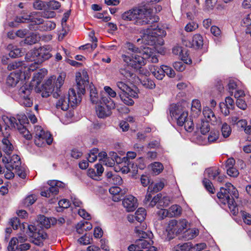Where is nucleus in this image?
I'll return each mask as SVG.
<instances>
[{"instance_id":"f257e3e1","label":"nucleus","mask_w":251,"mask_h":251,"mask_svg":"<svg viewBox=\"0 0 251 251\" xmlns=\"http://www.w3.org/2000/svg\"><path fill=\"white\" fill-rule=\"evenodd\" d=\"M76 81L78 90L77 94L74 89H70L67 97L72 107L76 106L81 101V95L85 93V88L89 83L87 72L83 70L77 72L76 74Z\"/></svg>"},{"instance_id":"f03ea898","label":"nucleus","mask_w":251,"mask_h":251,"mask_svg":"<svg viewBox=\"0 0 251 251\" xmlns=\"http://www.w3.org/2000/svg\"><path fill=\"white\" fill-rule=\"evenodd\" d=\"M51 51L52 48L49 46H43L30 50L26 53L25 58L27 62L33 63L30 64L28 69L31 70L33 72L37 69L39 64L52 56L50 53Z\"/></svg>"},{"instance_id":"7ed1b4c3","label":"nucleus","mask_w":251,"mask_h":251,"mask_svg":"<svg viewBox=\"0 0 251 251\" xmlns=\"http://www.w3.org/2000/svg\"><path fill=\"white\" fill-rule=\"evenodd\" d=\"M217 196L221 202L224 204H227L233 215H236L238 213V208L234 199L238 198V192L233 185L226 183L225 188H221L220 191L217 193Z\"/></svg>"},{"instance_id":"20e7f679","label":"nucleus","mask_w":251,"mask_h":251,"mask_svg":"<svg viewBox=\"0 0 251 251\" xmlns=\"http://www.w3.org/2000/svg\"><path fill=\"white\" fill-rule=\"evenodd\" d=\"M66 77V74L61 73L58 76L55 82V77L51 76L49 78L43 85V88L41 91L42 97L47 98L52 93L54 98H57L60 96V88L64 84Z\"/></svg>"},{"instance_id":"39448f33","label":"nucleus","mask_w":251,"mask_h":251,"mask_svg":"<svg viewBox=\"0 0 251 251\" xmlns=\"http://www.w3.org/2000/svg\"><path fill=\"white\" fill-rule=\"evenodd\" d=\"M142 35L141 38L137 40V42L153 46L156 44H162L163 39L162 37L164 35L165 31L164 30L158 28V26L153 28H148L142 30Z\"/></svg>"},{"instance_id":"423d86ee","label":"nucleus","mask_w":251,"mask_h":251,"mask_svg":"<svg viewBox=\"0 0 251 251\" xmlns=\"http://www.w3.org/2000/svg\"><path fill=\"white\" fill-rule=\"evenodd\" d=\"M170 116L176 120L178 126H182L189 118L188 112L184 105L178 103H173L169 107Z\"/></svg>"},{"instance_id":"0eeeda50","label":"nucleus","mask_w":251,"mask_h":251,"mask_svg":"<svg viewBox=\"0 0 251 251\" xmlns=\"http://www.w3.org/2000/svg\"><path fill=\"white\" fill-rule=\"evenodd\" d=\"M33 133L35 134L34 143L39 147H44L46 144L50 145L52 142L51 134L44 131L40 126H34Z\"/></svg>"},{"instance_id":"6e6552de","label":"nucleus","mask_w":251,"mask_h":251,"mask_svg":"<svg viewBox=\"0 0 251 251\" xmlns=\"http://www.w3.org/2000/svg\"><path fill=\"white\" fill-rule=\"evenodd\" d=\"M10 126L17 129L20 133L23 135V136L26 140H29L32 139V134L30 133V132L27 129L26 126L23 125L25 122L27 121V117L25 115H23L22 117V119H18V122L17 120L12 117L9 119Z\"/></svg>"},{"instance_id":"1a4fd4ad","label":"nucleus","mask_w":251,"mask_h":251,"mask_svg":"<svg viewBox=\"0 0 251 251\" xmlns=\"http://www.w3.org/2000/svg\"><path fill=\"white\" fill-rule=\"evenodd\" d=\"M137 14L136 25H144L154 22L155 18L152 17L151 10L146 7L137 8L135 11Z\"/></svg>"},{"instance_id":"9d476101","label":"nucleus","mask_w":251,"mask_h":251,"mask_svg":"<svg viewBox=\"0 0 251 251\" xmlns=\"http://www.w3.org/2000/svg\"><path fill=\"white\" fill-rule=\"evenodd\" d=\"M102 104H100L97 108L96 112L98 116L103 118L111 114V110L115 108V104L114 101L109 97H102Z\"/></svg>"},{"instance_id":"9b49d317","label":"nucleus","mask_w":251,"mask_h":251,"mask_svg":"<svg viewBox=\"0 0 251 251\" xmlns=\"http://www.w3.org/2000/svg\"><path fill=\"white\" fill-rule=\"evenodd\" d=\"M32 88L29 85L25 84L22 86L19 90V101L21 105L25 107H30L32 104L31 93Z\"/></svg>"},{"instance_id":"f8f14e48","label":"nucleus","mask_w":251,"mask_h":251,"mask_svg":"<svg viewBox=\"0 0 251 251\" xmlns=\"http://www.w3.org/2000/svg\"><path fill=\"white\" fill-rule=\"evenodd\" d=\"M141 54L139 55L137 53H133L130 56L125 54L122 55V58L128 66L136 69L146 64L145 56L144 55L141 56Z\"/></svg>"},{"instance_id":"ddd939ff","label":"nucleus","mask_w":251,"mask_h":251,"mask_svg":"<svg viewBox=\"0 0 251 251\" xmlns=\"http://www.w3.org/2000/svg\"><path fill=\"white\" fill-rule=\"evenodd\" d=\"M135 231L140 238L135 243L138 249H148L151 247L153 244V241L151 240L150 235L138 227H136Z\"/></svg>"},{"instance_id":"4468645a","label":"nucleus","mask_w":251,"mask_h":251,"mask_svg":"<svg viewBox=\"0 0 251 251\" xmlns=\"http://www.w3.org/2000/svg\"><path fill=\"white\" fill-rule=\"evenodd\" d=\"M189 226V223L185 219L179 221L172 220L169 221L167 230L174 234H179Z\"/></svg>"},{"instance_id":"2eb2a0df","label":"nucleus","mask_w":251,"mask_h":251,"mask_svg":"<svg viewBox=\"0 0 251 251\" xmlns=\"http://www.w3.org/2000/svg\"><path fill=\"white\" fill-rule=\"evenodd\" d=\"M116 86L120 90L118 92L119 97L123 102L127 105H132L134 104V101L132 99L126 97V92L129 90V86L125 83L119 81L116 83Z\"/></svg>"},{"instance_id":"dca6fc26","label":"nucleus","mask_w":251,"mask_h":251,"mask_svg":"<svg viewBox=\"0 0 251 251\" xmlns=\"http://www.w3.org/2000/svg\"><path fill=\"white\" fill-rule=\"evenodd\" d=\"M30 65H25L23 62H13L8 64L7 66L8 70L11 71L12 70L19 69L20 74H23L25 78L28 76V75L32 72L31 70L28 69V67Z\"/></svg>"},{"instance_id":"f3484780","label":"nucleus","mask_w":251,"mask_h":251,"mask_svg":"<svg viewBox=\"0 0 251 251\" xmlns=\"http://www.w3.org/2000/svg\"><path fill=\"white\" fill-rule=\"evenodd\" d=\"M122 203L124 207L128 212L133 211L138 206L137 199L132 195L125 198Z\"/></svg>"},{"instance_id":"a211bd4d","label":"nucleus","mask_w":251,"mask_h":251,"mask_svg":"<svg viewBox=\"0 0 251 251\" xmlns=\"http://www.w3.org/2000/svg\"><path fill=\"white\" fill-rule=\"evenodd\" d=\"M203 115L206 121L210 122L212 125H215L222 123L221 119L216 117L213 111L208 107L203 108Z\"/></svg>"},{"instance_id":"6ab92c4d","label":"nucleus","mask_w":251,"mask_h":251,"mask_svg":"<svg viewBox=\"0 0 251 251\" xmlns=\"http://www.w3.org/2000/svg\"><path fill=\"white\" fill-rule=\"evenodd\" d=\"M102 97H104L102 93L100 95L96 88L93 85H90V98L92 103L97 104L100 102L102 104Z\"/></svg>"},{"instance_id":"aec40b11","label":"nucleus","mask_w":251,"mask_h":251,"mask_svg":"<svg viewBox=\"0 0 251 251\" xmlns=\"http://www.w3.org/2000/svg\"><path fill=\"white\" fill-rule=\"evenodd\" d=\"M48 184L50 185L48 189L51 195H56L59 192V189L63 188L65 186L64 183L61 181L55 180H49Z\"/></svg>"},{"instance_id":"412c9836","label":"nucleus","mask_w":251,"mask_h":251,"mask_svg":"<svg viewBox=\"0 0 251 251\" xmlns=\"http://www.w3.org/2000/svg\"><path fill=\"white\" fill-rule=\"evenodd\" d=\"M146 216V211L145 208L141 207L139 208L135 213L134 215L128 216V220L130 221L133 220V218L138 222L141 223L145 218Z\"/></svg>"},{"instance_id":"4be33fe9","label":"nucleus","mask_w":251,"mask_h":251,"mask_svg":"<svg viewBox=\"0 0 251 251\" xmlns=\"http://www.w3.org/2000/svg\"><path fill=\"white\" fill-rule=\"evenodd\" d=\"M40 224L46 228L50 227V225L57 224V219L55 218H48L44 215H40L38 218Z\"/></svg>"},{"instance_id":"5701e85b","label":"nucleus","mask_w":251,"mask_h":251,"mask_svg":"<svg viewBox=\"0 0 251 251\" xmlns=\"http://www.w3.org/2000/svg\"><path fill=\"white\" fill-rule=\"evenodd\" d=\"M70 105V103L67 97L65 96H61L58 100L56 103V107L58 109H61L63 111H66L68 109Z\"/></svg>"},{"instance_id":"b1692460","label":"nucleus","mask_w":251,"mask_h":251,"mask_svg":"<svg viewBox=\"0 0 251 251\" xmlns=\"http://www.w3.org/2000/svg\"><path fill=\"white\" fill-rule=\"evenodd\" d=\"M137 8H133L125 12L122 15L123 20L126 21H134L135 24L136 23L137 14L135 11Z\"/></svg>"},{"instance_id":"393cba45","label":"nucleus","mask_w":251,"mask_h":251,"mask_svg":"<svg viewBox=\"0 0 251 251\" xmlns=\"http://www.w3.org/2000/svg\"><path fill=\"white\" fill-rule=\"evenodd\" d=\"M21 166V161L20 157L16 154H14L9 160V164L7 165L8 170H13L18 169Z\"/></svg>"},{"instance_id":"a878e982","label":"nucleus","mask_w":251,"mask_h":251,"mask_svg":"<svg viewBox=\"0 0 251 251\" xmlns=\"http://www.w3.org/2000/svg\"><path fill=\"white\" fill-rule=\"evenodd\" d=\"M149 69L152 74L157 79L161 80L165 76L164 70H163V68L159 67L154 65H151Z\"/></svg>"},{"instance_id":"bb28decb","label":"nucleus","mask_w":251,"mask_h":251,"mask_svg":"<svg viewBox=\"0 0 251 251\" xmlns=\"http://www.w3.org/2000/svg\"><path fill=\"white\" fill-rule=\"evenodd\" d=\"M142 55L145 56V59H149L152 63H156L158 61V58L153 54L152 50L150 48H144L142 50Z\"/></svg>"},{"instance_id":"cd10ccee","label":"nucleus","mask_w":251,"mask_h":251,"mask_svg":"<svg viewBox=\"0 0 251 251\" xmlns=\"http://www.w3.org/2000/svg\"><path fill=\"white\" fill-rule=\"evenodd\" d=\"M109 191L111 195H113L112 199L114 201L121 200L122 196L125 194V192H122L121 188L118 186L111 187Z\"/></svg>"},{"instance_id":"c85d7f7f","label":"nucleus","mask_w":251,"mask_h":251,"mask_svg":"<svg viewBox=\"0 0 251 251\" xmlns=\"http://www.w3.org/2000/svg\"><path fill=\"white\" fill-rule=\"evenodd\" d=\"M201 104L198 100H194L192 102L191 112L194 117L198 116L201 112Z\"/></svg>"},{"instance_id":"c756f323","label":"nucleus","mask_w":251,"mask_h":251,"mask_svg":"<svg viewBox=\"0 0 251 251\" xmlns=\"http://www.w3.org/2000/svg\"><path fill=\"white\" fill-rule=\"evenodd\" d=\"M20 80V75L19 73L17 74L11 73L7 77L6 80V83L8 85L13 87L16 85V84L19 82Z\"/></svg>"},{"instance_id":"7c9ffc66","label":"nucleus","mask_w":251,"mask_h":251,"mask_svg":"<svg viewBox=\"0 0 251 251\" xmlns=\"http://www.w3.org/2000/svg\"><path fill=\"white\" fill-rule=\"evenodd\" d=\"M199 233V231L197 228L189 229L184 233L183 237L187 240H192L197 237Z\"/></svg>"},{"instance_id":"2f4dec72","label":"nucleus","mask_w":251,"mask_h":251,"mask_svg":"<svg viewBox=\"0 0 251 251\" xmlns=\"http://www.w3.org/2000/svg\"><path fill=\"white\" fill-rule=\"evenodd\" d=\"M204 174L205 175H207L209 178L215 180L217 176L220 174V172L219 170L216 168H210L205 170Z\"/></svg>"},{"instance_id":"473e14b6","label":"nucleus","mask_w":251,"mask_h":251,"mask_svg":"<svg viewBox=\"0 0 251 251\" xmlns=\"http://www.w3.org/2000/svg\"><path fill=\"white\" fill-rule=\"evenodd\" d=\"M169 217H173L179 216L181 214L182 209L178 205H173L168 209Z\"/></svg>"},{"instance_id":"72a5a7b5","label":"nucleus","mask_w":251,"mask_h":251,"mask_svg":"<svg viewBox=\"0 0 251 251\" xmlns=\"http://www.w3.org/2000/svg\"><path fill=\"white\" fill-rule=\"evenodd\" d=\"M56 24L52 22L47 21L43 22L39 26V29L41 31H50L55 28Z\"/></svg>"},{"instance_id":"f704fd0d","label":"nucleus","mask_w":251,"mask_h":251,"mask_svg":"<svg viewBox=\"0 0 251 251\" xmlns=\"http://www.w3.org/2000/svg\"><path fill=\"white\" fill-rule=\"evenodd\" d=\"M193 248V245L190 242L179 244L174 248V251H189Z\"/></svg>"},{"instance_id":"c9c22d12","label":"nucleus","mask_w":251,"mask_h":251,"mask_svg":"<svg viewBox=\"0 0 251 251\" xmlns=\"http://www.w3.org/2000/svg\"><path fill=\"white\" fill-rule=\"evenodd\" d=\"M120 73L125 79L129 81L132 80L135 76V75L127 68L120 69Z\"/></svg>"},{"instance_id":"e433bc0d","label":"nucleus","mask_w":251,"mask_h":251,"mask_svg":"<svg viewBox=\"0 0 251 251\" xmlns=\"http://www.w3.org/2000/svg\"><path fill=\"white\" fill-rule=\"evenodd\" d=\"M203 45V38L200 34H195L193 37L192 46L194 48H199Z\"/></svg>"},{"instance_id":"4c0bfd02","label":"nucleus","mask_w":251,"mask_h":251,"mask_svg":"<svg viewBox=\"0 0 251 251\" xmlns=\"http://www.w3.org/2000/svg\"><path fill=\"white\" fill-rule=\"evenodd\" d=\"M2 143L3 144V150L4 152L7 155H9L11 153L13 150V146L10 142V141L5 138H4L2 140Z\"/></svg>"},{"instance_id":"58836bf2","label":"nucleus","mask_w":251,"mask_h":251,"mask_svg":"<svg viewBox=\"0 0 251 251\" xmlns=\"http://www.w3.org/2000/svg\"><path fill=\"white\" fill-rule=\"evenodd\" d=\"M164 186V182L163 181L158 182L154 184L151 183L150 184L149 186V190H150L151 192H153V193L157 192L161 190Z\"/></svg>"},{"instance_id":"ea45409f","label":"nucleus","mask_w":251,"mask_h":251,"mask_svg":"<svg viewBox=\"0 0 251 251\" xmlns=\"http://www.w3.org/2000/svg\"><path fill=\"white\" fill-rule=\"evenodd\" d=\"M31 237H32L35 240L40 242L46 239L48 236L47 233L43 230H39L36 232H34V233H33V234L31 235Z\"/></svg>"},{"instance_id":"a19ab883","label":"nucleus","mask_w":251,"mask_h":251,"mask_svg":"<svg viewBox=\"0 0 251 251\" xmlns=\"http://www.w3.org/2000/svg\"><path fill=\"white\" fill-rule=\"evenodd\" d=\"M141 82L143 86L146 88L151 89L155 87V84L154 81L147 76H144V78L141 80Z\"/></svg>"},{"instance_id":"79ce46f5","label":"nucleus","mask_w":251,"mask_h":251,"mask_svg":"<svg viewBox=\"0 0 251 251\" xmlns=\"http://www.w3.org/2000/svg\"><path fill=\"white\" fill-rule=\"evenodd\" d=\"M198 128L200 129L201 132L202 134H206L210 131L209 122L208 121L201 120V124L198 126Z\"/></svg>"},{"instance_id":"37998d69","label":"nucleus","mask_w":251,"mask_h":251,"mask_svg":"<svg viewBox=\"0 0 251 251\" xmlns=\"http://www.w3.org/2000/svg\"><path fill=\"white\" fill-rule=\"evenodd\" d=\"M151 167L153 173L155 175L159 174L164 169L163 165L158 162H155L151 164Z\"/></svg>"},{"instance_id":"c03bdc74","label":"nucleus","mask_w":251,"mask_h":251,"mask_svg":"<svg viewBox=\"0 0 251 251\" xmlns=\"http://www.w3.org/2000/svg\"><path fill=\"white\" fill-rule=\"evenodd\" d=\"M98 40L96 37H92V42L93 44H87L81 46L79 47L80 49L82 50H90V51L93 50L97 47V42Z\"/></svg>"},{"instance_id":"a18cd8bd","label":"nucleus","mask_w":251,"mask_h":251,"mask_svg":"<svg viewBox=\"0 0 251 251\" xmlns=\"http://www.w3.org/2000/svg\"><path fill=\"white\" fill-rule=\"evenodd\" d=\"M221 132L224 138H227L231 133V128L226 123H224L221 127Z\"/></svg>"},{"instance_id":"49530a36","label":"nucleus","mask_w":251,"mask_h":251,"mask_svg":"<svg viewBox=\"0 0 251 251\" xmlns=\"http://www.w3.org/2000/svg\"><path fill=\"white\" fill-rule=\"evenodd\" d=\"M202 183L207 191L211 194H214L215 193V188L209 179L205 178H204Z\"/></svg>"},{"instance_id":"de8ad7c7","label":"nucleus","mask_w":251,"mask_h":251,"mask_svg":"<svg viewBox=\"0 0 251 251\" xmlns=\"http://www.w3.org/2000/svg\"><path fill=\"white\" fill-rule=\"evenodd\" d=\"M37 200V197L34 195H29L26 197L23 201V204L25 206L28 207L33 204Z\"/></svg>"},{"instance_id":"09e8293b","label":"nucleus","mask_w":251,"mask_h":251,"mask_svg":"<svg viewBox=\"0 0 251 251\" xmlns=\"http://www.w3.org/2000/svg\"><path fill=\"white\" fill-rule=\"evenodd\" d=\"M126 48L129 51L132 52L133 53H139L142 54V51H141L140 50L135 46L132 43L127 42L125 45Z\"/></svg>"},{"instance_id":"8fccbe9b","label":"nucleus","mask_w":251,"mask_h":251,"mask_svg":"<svg viewBox=\"0 0 251 251\" xmlns=\"http://www.w3.org/2000/svg\"><path fill=\"white\" fill-rule=\"evenodd\" d=\"M184 126L185 129L188 132H191L193 130L194 127V125L193 120L190 118H188L183 125Z\"/></svg>"},{"instance_id":"3c124183","label":"nucleus","mask_w":251,"mask_h":251,"mask_svg":"<svg viewBox=\"0 0 251 251\" xmlns=\"http://www.w3.org/2000/svg\"><path fill=\"white\" fill-rule=\"evenodd\" d=\"M15 173L21 178L24 179L26 177V173L25 168L23 166H21L18 167V169H15Z\"/></svg>"},{"instance_id":"603ef678","label":"nucleus","mask_w":251,"mask_h":251,"mask_svg":"<svg viewBox=\"0 0 251 251\" xmlns=\"http://www.w3.org/2000/svg\"><path fill=\"white\" fill-rule=\"evenodd\" d=\"M243 22L244 24H247V26H248L246 29V33L251 36V13L243 19Z\"/></svg>"},{"instance_id":"864d4df0","label":"nucleus","mask_w":251,"mask_h":251,"mask_svg":"<svg viewBox=\"0 0 251 251\" xmlns=\"http://www.w3.org/2000/svg\"><path fill=\"white\" fill-rule=\"evenodd\" d=\"M161 198V194L159 193L154 196L150 202L149 204V207H153L157 203V206L159 207V201L160 199Z\"/></svg>"},{"instance_id":"5fc2aeb1","label":"nucleus","mask_w":251,"mask_h":251,"mask_svg":"<svg viewBox=\"0 0 251 251\" xmlns=\"http://www.w3.org/2000/svg\"><path fill=\"white\" fill-rule=\"evenodd\" d=\"M198 28V25L194 22H190L188 23L185 27V30L187 32H192Z\"/></svg>"},{"instance_id":"6e6d98bb","label":"nucleus","mask_w":251,"mask_h":251,"mask_svg":"<svg viewBox=\"0 0 251 251\" xmlns=\"http://www.w3.org/2000/svg\"><path fill=\"white\" fill-rule=\"evenodd\" d=\"M40 37L36 34H32L30 36L26 38L25 41V43L29 44H33L36 43Z\"/></svg>"},{"instance_id":"4d7b16f0","label":"nucleus","mask_w":251,"mask_h":251,"mask_svg":"<svg viewBox=\"0 0 251 251\" xmlns=\"http://www.w3.org/2000/svg\"><path fill=\"white\" fill-rule=\"evenodd\" d=\"M78 227L82 228L85 231H87L92 229V226L90 223L82 221L78 223Z\"/></svg>"},{"instance_id":"13d9d810","label":"nucleus","mask_w":251,"mask_h":251,"mask_svg":"<svg viewBox=\"0 0 251 251\" xmlns=\"http://www.w3.org/2000/svg\"><path fill=\"white\" fill-rule=\"evenodd\" d=\"M170 202V199L168 196H164L160 199L159 201V207H167L168 206Z\"/></svg>"},{"instance_id":"bf43d9fd","label":"nucleus","mask_w":251,"mask_h":251,"mask_svg":"<svg viewBox=\"0 0 251 251\" xmlns=\"http://www.w3.org/2000/svg\"><path fill=\"white\" fill-rule=\"evenodd\" d=\"M159 219L162 220L167 217H169V213L168 210L165 209H160L157 213Z\"/></svg>"},{"instance_id":"052dcab7","label":"nucleus","mask_w":251,"mask_h":251,"mask_svg":"<svg viewBox=\"0 0 251 251\" xmlns=\"http://www.w3.org/2000/svg\"><path fill=\"white\" fill-rule=\"evenodd\" d=\"M219 133L217 131H211L207 138L209 143H212L218 139Z\"/></svg>"},{"instance_id":"680f3d73","label":"nucleus","mask_w":251,"mask_h":251,"mask_svg":"<svg viewBox=\"0 0 251 251\" xmlns=\"http://www.w3.org/2000/svg\"><path fill=\"white\" fill-rule=\"evenodd\" d=\"M123 180L121 176L116 174H114L113 177L109 182L116 185H120L122 183Z\"/></svg>"},{"instance_id":"e2e57ef3","label":"nucleus","mask_w":251,"mask_h":251,"mask_svg":"<svg viewBox=\"0 0 251 251\" xmlns=\"http://www.w3.org/2000/svg\"><path fill=\"white\" fill-rule=\"evenodd\" d=\"M91 238L89 236L86 234L82 236L81 237L78 239V242L80 244L84 245H88L90 243Z\"/></svg>"},{"instance_id":"0e129e2a","label":"nucleus","mask_w":251,"mask_h":251,"mask_svg":"<svg viewBox=\"0 0 251 251\" xmlns=\"http://www.w3.org/2000/svg\"><path fill=\"white\" fill-rule=\"evenodd\" d=\"M163 70H164V74L170 77H173L175 76V71L167 66H162Z\"/></svg>"},{"instance_id":"69168bd1","label":"nucleus","mask_w":251,"mask_h":251,"mask_svg":"<svg viewBox=\"0 0 251 251\" xmlns=\"http://www.w3.org/2000/svg\"><path fill=\"white\" fill-rule=\"evenodd\" d=\"M220 108L221 112L225 115L227 116L229 114V110L231 109L228 106L226 105L224 102L220 103Z\"/></svg>"},{"instance_id":"338daca9","label":"nucleus","mask_w":251,"mask_h":251,"mask_svg":"<svg viewBox=\"0 0 251 251\" xmlns=\"http://www.w3.org/2000/svg\"><path fill=\"white\" fill-rule=\"evenodd\" d=\"M10 224L14 229H17L20 226V221L18 218L13 217L11 219Z\"/></svg>"},{"instance_id":"774afa93","label":"nucleus","mask_w":251,"mask_h":251,"mask_svg":"<svg viewBox=\"0 0 251 251\" xmlns=\"http://www.w3.org/2000/svg\"><path fill=\"white\" fill-rule=\"evenodd\" d=\"M242 216L245 223L247 225H251V215L243 211L242 212Z\"/></svg>"}]
</instances>
